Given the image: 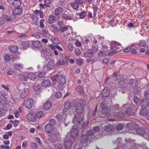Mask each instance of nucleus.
<instances>
[{
	"label": "nucleus",
	"instance_id": "4be33fe9",
	"mask_svg": "<svg viewBox=\"0 0 149 149\" xmlns=\"http://www.w3.org/2000/svg\"><path fill=\"white\" fill-rule=\"evenodd\" d=\"M114 127L111 125H109L106 126L104 128L105 131L108 132H112L114 131Z\"/></svg>",
	"mask_w": 149,
	"mask_h": 149
},
{
	"label": "nucleus",
	"instance_id": "39448f33",
	"mask_svg": "<svg viewBox=\"0 0 149 149\" xmlns=\"http://www.w3.org/2000/svg\"><path fill=\"white\" fill-rule=\"evenodd\" d=\"M110 44L111 49L115 50V51L117 52V53L121 51L123 48L121 45L116 41L111 42Z\"/></svg>",
	"mask_w": 149,
	"mask_h": 149
},
{
	"label": "nucleus",
	"instance_id": "f8f14e48",
	"mask_svg": "<svg viewBox=\"0 0 149 149\" xmlns=\"http://www.w3.org/2000/svg\"><path fill=\"white\" fill-rule=\"evenodd\" d=\"M26 119L30 121H34L36 120L35 114L32 112L29 113L27 116Z\"/></svg>",
	"mask_w": 149,
	"mask_h": 149
},
{
	"label": "nucleus",
	"instance_id": "de8ad7c7",
	"mask_svg": "<svg viewBox=\"0 0 149 149\" xmlns=\"http://www.w3.org/2000/svg\"><path fill=\"white\" fill-rule=\"evenodd\" d=\"M76 90L78 92L80 93H84L83 89L81 86H78L76 88Z\"/></svg>",
	"mask_w": 149,
	"mask_h": 149
},
{
	"label": "nucleus",
	"instance_id": "393cba45",
	"mask_svg": "<svg viewBox=\"0 0 149 149\" xmlns=\"http://www.w3.org/2000/svg\"><path fill=\"white\" fill-rule=\"evenodd\" d=\"M53 127L50 125L47 124L45 127V131L48 133H51L53 130Z\"/></svg>",
	"mask_w": 149,
	"mask_h": 149
},
{
	"label": "nucleus",
	"instance_id": "aec40b11",
	"mask_svg": "<svg viewBox=\"0 0 149 149\" xmlns=\"http://www.w3.org/2000/svg\"><path fill=\"white\" fill-rule=\"evenodd\" d=\"M137 124L134 122H131L127 124V127L129 130H133L136 127Z\"/></svg>",
	"mask_w": 149,
	"mask_h": 149
},
{
	"label": "nucleus",
	"instance_id": "f257e3e1",
	"mask_svg": "<svg viewBox=\"0 0 149 149\" xmlns=\"http://www.w3.org/2000/svg\"><path fill=\"white\" fill-rule=\"evenodd\" d=\"M86 104V102L84 100H81L79 102H76L74 108L75 111L78 114L74 115L73 118V122L77 127L81 128L83 127H85L87 125L88 122L86 121L83 122V118L79 114L81 113L83 111L84 106Z\"/></svg>",
	"mask_w": 149,
	"mask_h": 149
},
{
	"label": "nucleus",
	"instance_id": "8fccbe9b",
	"mask_svg": "<svg viewBox=\"0 0 149 149\" xmlns=\"http://www.w3.org/2000/svg\"><path fill=\"white\" fill-rule=\"evenodd\" d=\"M51 40L53 43L55 45H57L60 43L59 40L56 38H52Z\"/></svg>",
	"mask_w": 149,
	"mask_h": 149
},
{
	"label": "nucleus",
	"instance_id": "4d7b16f0",
	"mask_svg": "<svg viewBox=\"0 0 149 149\" xmlns=\"http://www.w3.org/2000/svg\"><path fill=\"white\" fill-rule=\"evenodd\" d=\"M43 35L40 32H38L36 35L35 37L38 39L42 38Z\"/></svg>",
	"mask_w": 149,
	"mask_h": 149
},
{
	"label": "nucleus",
	"instance_id": "f704fd0d",
	"mask_svg": "<svg viewBox=\"0 0 149 149\" xmlns=\"http://www.w3.org/2000/svg\"><path fill=\"white\" fill-rule=\"evenodd\" d=\"M34 13L37 15H40V18H42L44 17L43 13L42 11L41 10H36L35 11Z\"/></svg>",
	"mask_w": 149,
	"mask_h": 149
},
{
	"label": "nucleus",
	"instance_id": "a211bd4d",
	"mask_svg": "<svg viewBox=\"0 0 149 149\" xmlns=\"http://www.w3.org/2000/svg\"><path fill=\"white\" fill-rule=\"evenodd\" d=\"M32 45L35 48H39L42 46V44L39 41H33L32 42Z\"/></svg>",
	"mask_w": 149,
	"mask_h": 149
},
{
	"label": "nucleus",
	"instance_id": "5fc2aeb1",
	"mask_svg": "<svg viewBox=\"0 0 149 149\" xmlns=\"http://www.w3.org/2000/svg\"><path fill=\"white\" fill-rule=\"evenodd\" d=\"M100 128L98 126H96L93 128V131L94 134L99 132L100 131Z\"/></svg>",
	"mask_w": 149,
	"mask_h": 149
},
{
	"label": "nucleus",
	"instance_id": "0e129e2a",
	"mask_svg": "<svg viewBox=\"0 0 149 149\" xmlns=\"http://www.w3.org/2000/svg\"><path fill=\"white\" fill-rule=\"evenodd\" d=\"M76 62L78 65H81L83 62V59H77L76 61Z\"/></svg>",
	"mask_w": 149,
	"mask_h": 149
},
{
	"label": "nucleus",
	"instance_id": "c85d7f7f",
	"mask_svg": "<svg viewBox=\"0 0 149 149\" xmlns=\"http://www.w3.org/2000/svg\"><path fill=\"white\" fill-rule=\"evenodd\" d=\"M30 44L29 42L25 41L21 43V46L22 47V49L25 50L29 47Z\"/></svg>",
	"mask_w": 149,
	"mask_h": 149
},
{
	"label": "nucleus",
	"instance_id": "79ce46f5",
	"mask_svg": "<svg viewBox=\"0 0 149 149\" xmlns=\"http://www.w3.org/2000/svg\"><path fill=\"white\" fill-rule=\"evenodd\" d=\"M124 127V125L123 124H118L116 126V129L118 131L121 130Z\"/></svg>",
	"mask_w": 149,
	"mask_h": 149
},
{
	"label": "nucleus",
	"instance_id": "864d4df0",
	"mask_svg": "<svg viewBox=\"0 0 149 149\" xmlns=\"http://www.w3.org/2000/svg\"><path fill=\"white\" fill-rule=\"evenodd\" d=\"M11 59V57L10 56L7 54L5 55L4 57V60L6 62H9Z\"/></svg>",
	"mask_w": 149,
	"mask_h": 149
},
{
	"label": "nucleus",
	"instance_id": "bb28decb",
	"mask_svg": "<svg viewBox=\"0 0 149 149\" xmlns=\"http://www.w3.org/2000/svg\"><path fill=\"white\" fill-rule=\"evenodd\" d=\"M48 139L49 141L54 143L57 140V137L55 134H53L51 135V137H49Z\"/></svg>",
	"mask_w": 149,
	"mask_h": 149
},
{
	"label": "nucleus",
	"instance_id": "5701e85b",
	"mask_svg": "<svg viewBox=\"0 0 149 149\" xmlns=\"http://www.w3.org/2000/svg\"><path fill=\"white\" fill-rule=\"evenodd\" d=\"M71 106L72 104L70 102H65L64 104L65 109L63 110V112L65 113L67 112V110L70 109Z\"/></svg>",
	"mask_w": 149,
	"mask_h": 149
},
{
	"label": "nucleus",
	"instance_id": "f3484780",
	"mask_svg": "<svg viewBox=\"0 0 149 149\" xmlns=\"http://www.w3.org/2000/svg\"><path fill=\"white\" fill-rule=\"evenodd\" d=\"M22 9L21 8H15L13 10V14L16 15V16L19 15L22 13Z\"/></svg>",
	"mask_w": 149,
	"mask_h": 149
},
{
	"label": "nucleus",
	"instance_id": "a18cd8bd",
	"mask_svg": "<svg viewBox=\"0 0 149 149\" xmlns=\"http://www.w3.org/2000/svg\"><path fill=\"white\" fill-rule=\"evenodd\" d=\"M139 45L140 47H146L147 45V43H146L144 40L140 41Z\"/></svg>",
	"mask_w": 149,
	"mask_h": 149
},
{
	"label": "nucleus",
	"instance_id": "680f3d73",
	"mask_svg": "<svg viewBox=\"0 0 149 149\" xmlns=\"http://www.w3.org/2000/svg\"><path fill=\"white\" fill-rule=\"evenodd\" d=\"M142 114L145 116L147 120H149V113H148L147 111H146L145 112L142 113Z\"/></svg>",
	"mask_w": 149,
	"mask_h": 149
},
{
	"label": "nucleus",
	"instance_id": "dca6fc26",
	"mask_svg": "<svg viewBox=\"0 0 149 149\" xmlns=\"http://www.w3.org/2000/svg\"><path fill=\"white\" fill-rule=\"evenodd\" d=\"M94 55L93 51L91 50H88L85 52L84 54V56L85 57H92Z\"/></svg>",
	"mask_w": 149,
	"mask_h": 149
},
{
	"label": "nucleus",
	"instance_id": "ea45409f",
	"mask_svg": "<svg viewBox=\"0 0 149 149\" xmlns=\"http://www.w3.org/2000/svg\"><path fill=\"white\" fill-rule=\"evenodd\" d=\"M92 7L93 9V16L95 17L96 15V13L97 10L98 8L96 4L93 5Z\"/></svg>",
	"mask_w": 149,
	"mask_h": 149
},
{
	"label": "nucleus",
	"instance_id": "37998d69",
	"mask_svg": "<svg viewBox=\"0 0 149 149\" xmlns=\"http://www.w3.org/2000/svg\"><path fill=\"white\" fill-rule=\"evenodd\" d=\"M49 124L53 127L56 123V121L55 119H52L49 121Z\"/></svg>",
	"mask_w": 149,
	"mask_h": 149
},
{
	"label": "nucleus",
	"instance_id": "ddd939ff",
	"mask_svg": "<svg viewBox=\"0 0 149 149\" xmlns=\"http://www.w3.org/2000/svg\"><path fill=\"white\" fill-rule=\"evenodd\" d=\"M72 144V142L70 139H66L64 141V146L66 149L70 148Z\"/></svg>",
	"mask_w": 149,
	"mask_h": 149
},
{
	"label": "nucleus",
	"instance_id": "49530a36",
	"mask_svg": "<svg viewBox=\"0 0 149 149\" xmlns=\"http://www.w3.org/2000/svg\"><path fill=\"white\" fill-rule=\"evenodd\" d=\"M65 64L64 61L63 59H61L58 61L56 63V65L57 66H59L62 65H64Z\"/></svg>",
	"mask_w": 149,
	"mask_h": 149
},
{
	"label": "nucleus",
	"instance_id": "7ed1b4c3",
	"mask_svg": "<svg viewBox=\"0 0 149 149\" xmlns=\"http://www.w3.org/2000/svg\"><path fill=\"white\" fill-rule=\"evenodd\" d=\"M54 81L56 80L58 83L61 85H63L65 83V77L62 75H55L53 76Z\"/></svg>",
	"mask_w": 149,
	"mask_h": 149
},
{
	"label": "nucleus",
	"instance_id": "c03bdc74",
	"mask_svg": "<svg viewBox=\"0 0 149 149\" xmlns=\"http://www.w3.org/2000/svg\"><path fill=\"white\" fill-rule=\"evenodd\" d=\"M44 115L43 113L41 111H38L36 113V115H35L36 117L38 118H41Z\"/></svg>",
	"mask_w": 149,
	"mask_h": 149
},
{
	"label": "nucleus",
	"instance_id": "1a4fd4ad",
	"mask_svg": "<svg viewBox=\"0 0 149 149\" xmlns=\"http://www.w3.org/2000/svg\"><path fill=\"white\" fill-rule=\"evenodd\" d=\"M104 104L103 103V102L101 104L102 107V109L101 112L103 114H107L109 113L110 111V109L108 107H104Z\"/></svg>",
	"mask_w": 149,
	"mask_h": 149
},
{
	"label": "nucleus",
	"instance_id": "6e6552de",
	"mask_svg": "<svg viewBox=\"0 0 149 149\" xmlns=\"http://www.w3.org/2000/svg\"><path fill=\"white\" fill-rule=\"evenodd\" d=\"M37 77V76L33 73H30L28 74L27 77L26 76L24 75H22L21 76L22 79L23 80H26L27 79V77L28 79L31 80H35Z\"/></svg>",
	"mask_w": 149,
	"mask_h": 149
},
{
	"label": "nucleus",
	"instance_id": "603ef678",
	"mask_svg": "<svg viewBox=\"0 0 149 149\" xmlns=\"http://www.w3.org/2000/svg\"><path fill=\"white\" fill-rule=\"evenodd\" d=\"M54 146L55 149H63L62 145L60 144L57 143Z\"/></svg>",
	"mask_w": 149,
	"mask_h": 149
},
{
	"label": "nucleus",
	"instance_id": "6e6d98bb",
	"mask_svg": "<svg viewBox=\"0 0 149 149\" xmlns=\"http://www.w3.org/2000/svg\"><path fill=\"white\" fill-rule=\"evenodd\" d=\"M144 96L145 97V99H146L148 100L149 99V89L146 91L144 93Z\"/></svg>",
	"mask_w": 149,
	"mask_h": 149
},
{
	"label": "nucleus",
	"instance_id": "473e14b6",
	"mask_svg": "<svg viewBox=\"0 0 149 149\" xmlns=\"http://www.w3.org/2000/svg\"><path fill=\"white\" fill-rule=\"evenodd\" d=\"M87 15L86 12L83 11L80 13H77L76 14V15L79 16V18L81 19L84 18Z\"/></svg>",
	"mask_w": 149,
	"mask_h": 149
},
{
	"label": "nucleus",
	"instance_id": "9b49d317",
	"mask_svg": "<svg viewBox=\"0 0 149 149\" xmlns=\"http://www.w3.org/2000/svg\"><path fill=\"white\" fill-rule=\"evenodd\" d=\"M24 104L27 109H31L33 105V101L32 99L29 98L27 99L25 102Z\"/></svg>",
	"mask_w": 149,
	"mask_h": 149
},
{
	"label": "nucleus",
	"instance_id": "c9c22d12",
	"mask_svg": "<svg viewBox=\"0 0 149 149\" xmlns=\"http://www.w3.org/2000/svg\"><path fill=\"white\" fill-rule=\"evenodd\" d=\"M69 28L70 29L71 27L70 26H66L63 27H61L60 28L59 30L62 32H64L68 31Z\"/></svg>",
	"mask_w": 149,
	"mask_h": 149
},
{
	"label": "nucleus",
	"instance_id": "338daca9",
	"mask_svg": "<svg viewBox=\"0 0 149 149\" xmlns=\"http://www.w3.org/2000/svg\"><path fill=\"white\" fill-rule=\"evenodd\" d=\"M45 19H42L40 21V26L39 27L41 28H43L44 26V24L43 23Z\"/></svg>",
	"mask_w": 149,
	"mask_h": 149
},
{
	"label": "nucleus",
	"instance_id": "09e8293b",
	"mask_svg": "<svg viewBox=\"0 0 149 149\" xmlns=\"http://www.w3.org/2000/svg\"><path fill=\"white\" fill-rule=\"evenodd\" d=\"M33 23L36 25H38V17H34L33 19Z\"/></svg>",
	"mask_w": 149,
	"mask_h": 149
},
{
	"label": "nucleus",
	"instance_id": "a878e982",
	"mask_svg": "<svg viewBox=\"0 0 149 149\" xmlns=\"http://www.w3.org/2000/svg\"><path fill=\"white\" fill-rule=\"evenodd\" d=\"M13 6L15 8H19L21 6V2L19 0H15L12 3Z\"/></svg>",
	"mask_w": 149,
	"mask_h": 149
},
{
	"label": "nucleus",
	"instance_id": "7c9ffc66",
	"mask_svg": "<svg viewBox=\"0 0 149 149\" xmlns=\"http://www.w3.org/2000/svg\"><path fill=\"white\" fill-rule=\"evenodd\" d=\"M52 107V104L50 101L46 102L44 105V108L46 110L49 109Z\"/></svg>",
	"mask_w": 149,
	"mask_h": 149
},
{
	"label": "nucleus",
	"instance_id": "6ab92c4d",
	"mask_svg": "<svg viewBox=\"0 0 149 149\" xmlns=\"http://www.w3.org/2000/svg\"><path fill=\"white\" fill-rule=\"evenodd\" d=\"M47 68L49 70L53 69L54 67V60L49 61L47 64Z\"/></svg>",
	"mask_w": 149,
	"mask_h": 149
},
{
	"label": "nucleus",
	"instance_id": "58836bf2",
	"mask_svg": "<svg viewBox=\"0 0 149 149\" xmlns=\"http://www.w3.org/2000/svg\"><path fill=\"white\" fill-rule=\"evenodd\" d=\"M33 88L35 91H37L41 90V87L40 84H36L35 86H33Z\"/></svg>",
	"mask_w": 149,
	"mask_h": 149
},
{
	"label": "nucleus",
	"instance_id": "052dcab7",
	"mask_svg": "<svg viewBox=\"0 0 149 149\" xmlns=\"http://www.w3.org/2000/svg\"><path fill=\"white\" fill-rule=\"evenodd\" d=\"M113 50L107 53V55L109 56H112L115 54L117 53V52L115 51V50L113 49Z\"/></svg>",
	"mask_w": 149,
	"mask_h": 149
},
{
	"label": "nucleus",
	"instance_id": "423d86ee",
	"mask_svg": "<svg viewBox=\"0 0 149 149\" xmlns=\"http://www.w3.org/2000/svg\"><path fill=\"white\" fill-rule=\"evenodd\" d=\"M75 15H74V14L72 11L67 13H64L63 14V17L66 20H76L77 18L76 17H74Z\"/></svg>",
	"mask_w": 149,
	"mask_h": 149
},
{
	"label": "nucleus",
	"instance_id": "cd10ccee",
	"mask_svg": "<svg viewBox=\"0 0 149 149\" xmlns=\"http://www.w3.org/2000/svg\"><path fill=\"white\" fill-rule=\"evenodd\" d=\"M51 84V82L49 79H46L41 82V85L44 87L49 86Z\"/></svg>",
	"mask_w": 149,
	"mask_h": 149
},
{
	"label": "nucleus",
	"instance_id": "e2e57ef3",
	"mask_svg": "<svg viewBox=\"0 0 149 149\" xmlns=\"http://www.w3.org/2000/svg\"><path fill=\"white\" fill-rule=\"evenodd\" d=\"M74 53L77 56H79L80 55L81 52L80 49L79 48H77L75 49Z\"/></svg>",
	"mask_w": 149,
	"mask_h": 149
},
{
	"label": "nucleus",
	"instance_id": "13d9d810",
	"mask_svg": "<svg viewBox=\"0 0 149 149\" xmlns=\"http://www.w3.org/2000/svg\"><path fill=\"white\" fill-rule=\"evenodd\" d=\"M54 96L56 98H59L61 97L62 95L60 92H57L55 95Z\"/></svg>",
	"mask_w": 149,
	"mask_h": 149
},
{
	"label": "nucleus",
	"instance_id": "a19ab883",
	"mask_svg": "<svg viewBox=\"0 0 149 149\" xmlns=\"http://www.w3.org/2000/svg\"><path fill=\"white\" fill-rule=\"evenodd\" d=\"M54 16L53 15H51L49 17L48 19V22L49 24L52 23L55 21Z\"/></svg>",
	"mask_w": 149,
	"mask_h": 149
},
{
	"label": "nucleus",
	"instance_id": "20e7f679",
	"mask_svg": "<svg viewBox=\"0 0 149 149\" xmlns=\"http://www.w3.org/2000/svg\"><path fill=\"white\" fill-rule=\"evenodd\" d=\"M115 79L116 81L118 83H121V84L124 83V85L121 86L122 88H126V85L127 83V80L125 79L124 80L123 76L122 75H117L115 78Z\"/></svg>",
	"mask_w": 149,
	"mask_h": 149
},
{
	"label": "nucleus",
	"instance_id": "3c124183",
	"mask_svg": "<svg viewBox=\"0 0 149 149\" xmlns=\"http://www.w3.org/2000/svg\"><path fill=\"white\" fill-rule=\"evenodd\" d=\"M46 74V72H40L38 74V77L40 78H43L45 77V74Z\"/></svg>",
	"mask_w": 149,
	"mask_h": 149
},
{
	"label": "nucleus",
	"instance_id": "2f4dec72",
	"mask_svg": "<svg viewBox=\"0 0 149 149\" xmlns=\"http://www.w3.org/2000/svg\"><path fill=\"white\" fill-rule=\"evenodd\" d=\"M9 51L13 53H15L18 50V47L16 46H10L8 48Z\"/></svg>",
	"mask_w": 149,
	"mask_h": 149
},
{
	"label": "nucleus",
	"instance_id": "c756f323",
	"mask_svg": "<svg viewBox=\"0 0 149 149\" xmlns=\"http://www.w3.org/2000/svg\"><path fill=\"white\" fill-rule=\"evenodd\" d=\"M62 11V8L61 7H58L55 9V15L57 16V17H58L59 16V15H61Z\"/></svg>",
	"mask_w": 149,
	"mask_h": 149
},
{
	"label": "nucleus",
	"instance_id": "9d476101",
	"mask_svg": "<svg viewBox=\"0 0 149 149\" xmlns=\"http://www.w3.org/2000/svg\"><path fill=\"white\" fill-rule=\"evenodd\" d=\"M138 83L135 79H132L130 80L129 85L131 88H136L138 86Z\"/></svg>",
	"mask_w": 149,
	"mask_h": 149
},
{
	"label": "nucleus",
	"instance_id": "69168bd1",
	"mask_svg": "<svg viewBox=\"0 0 149 149\" xmlns=\"http://www.w3.org/2000/svg\"><path fill=\"white\" fill-rule=\"evenodd\" d=\"M31 146L32 149H36L37 148V144L35 143H31Z\"/></svg>",
	"mask_w": 149,
	"mask_h": 149
},
{
	"label": "nucleus",
	"instance_id": "4468645a",
	"mask_svg": "<svg viewBox=\"0 0 149 149\" xmlns=\"http://www.w3.org/2000/svg\"><path fill=\"white\" fill-rule=\"evenodd\" d=\"M110 93V89L108 88H105L102 91V95L103 97H108Z\"/></svg>",
	"mask_w": 149,
	"mask_h": 149
},
{
	"label": "nucleus",
	"instance_id": "0eeeda50",
	"mask_svg": "<svg viewBox=\"0 0 149 149\" xmlns=\"http://www.w3.org/2000/svg\"><path fill=\"white\" fill-rule=\"evenodd\" d=\"M130 104H123L122 107V109L124 108H127L125 111L124 113L125 115H131L133 113V111L132 109L130 107Z\"/></svg>",
	"mask_w": 149,
	"mask_h": 149
},
{
	"label": "nucleus",
	"instance_id": "bf43d9fd",
	"mask_svg": "<svg viewBox=\"0 0 149 149\" xmlns=\"http://www.w3.org/2000/svg\"><path fill=\"white\" fill-rule=\"evenodd\" d=\"M102 50H103L106 53L109 50L108 49L109 48L107 46L105 45H102Z\"/></svg>",
	"mask_w": 149,
	"mask_h": 149
},
{
	"label": "nucleus",
	"instance_id": "f03ea898",
	"mask_svg": "<svg viewBox=\"0 0 149 149\" xmlns=\"http://www.w3.org/2000/svg\"><path fill=\"white\" fill-rule=\"evenodd\" d=\"M136 133L139 135L144 137L145 135H149V130L146 127H140L136 128L135 130Z\"/></svg>",
	"mask_w": 149,
	"mask_h": 149
},
{
	"label": "nucleus",
	"instance_id": "e433bc0d",
	"mask_svg": "<svg viewBox=\"0 0 149 149\" xmlns=\"http://www.w3.org/2000/svg\"><path fill=\"white\" fill-rule=\"evenodd\" d=\"M114 115L115 116L118 117H122L123 116L125 115L124 113L123 112L120 111V112H118L115 113Z\"/></svg>",
	"mask_w": 149,
	"mask_h": 149
},
{
	"label": "nucleus",
	"instance_id": "2eb2a0df",
	"mask_svg": "<svg viewBox=\"0 0 149 149\" xmlns=\"http://www.w3.org/2000/svg\"><path fill=\"white\" fill-rule=\"evenodd\" d=\"M70 134L73 138L76 137L79 134V130L76 128H73Z\"/></svg>",
	"mask_w": 149,
	"mask_h": 149
},
{
	"label": "nucleus",
	"instance_id": "72a5a7b5",
	"mask_svg": "<svg viewBox=\"0 0 149 149\" xmlns=\"http://www.w3.org/2000/svg\"><path fill=\"white\" fill-rule=\"evenodd\" d=\"M13 66L14 68L19 70L22 69L23 68L22 65L20 63H14L13 65Z\"/></svg>",
	"mask_w": 149,
	"mask_h": 149
},
{
	"label": "nucleus",
	"instance_id": "774afa93",
	"mask_svg": "<svg viewBox=\"0 0 149 149\" xmlns=\"http://www.w3.org/2000/svg\"><path fill=\"white\" fill-rule=\"evenodd\" d=\"M68 48L69 50L70 51H72L74 49V47L73 45L70 43L68 44Z\"/></svg>",
	"mask_w": 149,
	"mask_h": 149
},
{
	"label": "nucleus",
	"instance_id": "b1692460",
	"mask_svg": "<svg viewBox=\"0 0 149 149\" xmlns=\"http://www.w3.org/2000/svg\"><path fill=\"white\" fill-rule=\"evenodd\" d=\"M29 90L27 88H24L21 93L20 97L21 98H24L26 97L29 93Z\"/></svg>",
	"mask_w": 149,
	"mask_h": 149
},
{
	"label": "nucleus",
	"instance_id": "412c9836",
	"mask_svg": "<svg viewBox=\"0 0 149 149\" xmlns=\"http://www.w3.org/2000/svg\"><path fill=\"white\" fill-rule=\"evenodd\" d=\"M88 136L87 134H85L82 135L80 139L81 143H84L87 142L88 139Z\"/></svg>",
	"mask_w": 149,
	"mask_h": 149
},
{
	"label": "nucleus",
	"instance_id": "4c0bfd02",
	"mask_svg": "<svg viewBox=\"0 0 149 149\" xmlns=\"http://www.w3.org/2000/svg\"><path fill=\"white\" fill-rule=\"evenodd\" d=\"M79 4H80L76 3L74 1V2L71 3V6L74 9H77L79 7Z\"/></svg>",
	"mask_w": 149,
	"mask_h": 149
}]
</instances>
